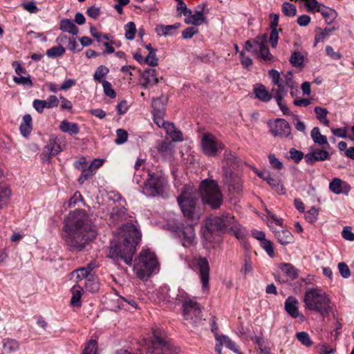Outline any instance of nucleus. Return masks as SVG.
<instances>
[{
	"label": "nucleus",
	"instance_id": "nucleus-24",
	"mask_svg": "<svg viewBox=\"0 0 354 354\" xmlns=\"http://www.w3.org/2000/svg\"><path fill=\"white\" fill-rule=\"evenodd\" d=\"M60 131L70 135H77L80 132V127L77 123L69 122L66 120H62L59 127Z\"/></svg>",
	"mask_w": 354,
	"mask_h": 354
},
{
	"label": "nucleus",
	"instance_id": "nucleus-21",
	"mask_svg": "<svg viewBox=\"0 0 354 354\" xmlns=\"http://www.w3.org/2000/svg\"><path fill=\"white\" fill-rule=\"evenodd\" d=\"M284 306L287 313L292 317L297 318L299 317V301L295 297H288L285 301Z\"/></svg>",
	"mask_w": 354,
	"mask_h": 354
},
{
	"label": "nucleus",
	"instance_id": "nucleus-14",
	"mask_svg": "<svg viewBox=\"0 0 354 354\" xmlns=\"http://www.w3.org/2000/svg\"><path fill=\"white\" fill-rule=\"evenodd\" d=\"M62 149V147L58 142L57 138L55 136H51L40 155L41 161L49 163L50 159L60 153Z\"/></svg>",
	"mask_w": 354,
	"mask_h": 354
},
{
	"label": "nucleus",
	"instance_id": "nucleus-62",
	"mask_svg": "<svg viewBox=\"0 0 354 354\" xmlns=\"http://www.w3.org/2000/svg\"><path fill=\"white\" fill-rule=\"evenodd\" d=\"M260 245L270 257H274V250L272 243L269 240L266 239L263 240L261 242H260Z\"/></svg>",
	"mask_w": 354,
	"mask_h": 354
},
{
	"label": "nucleus",
	"instance_id": "nucleus-27",
	"mask_svg": "<svg viewBox=\"0 0 354 354\" xmlns=\"http://www.w3.org/2000/svg\"><path fill=\"white\" fill-rule=\"evenodd\" d=\"M59 28L62 31L72 34L73 36L77 35L79 32L78 28L68 19L61 20Z\"/></svg>",
	"mask_w": 354,
	"mask_h": 354
},
{
	"label": "nucleus",
	"instance_id": "nucleus-51",
	"mask_svg": "<svg viewBox=\"0 0 354 354\" xmlns=\"http://www.w3.org/2000/svg\"><path fill=\"white\" fill-rule=\"evenodd\" d=\"M319 212V209L315 207H312L306 214L305 218L306 220L310 223H313L317 221L318 218V214Z\"/></svg>",
	"mask_w": 354,
	"mask_h": 354
},
{
	"label": "nucleus",
	"instance_id": "nucleus-45",
	"mask_svg": "<svg viewBox=\"0 0 354 354\" xmlns=\"http://www.w3.org/2000/svg\"><path fill=\"white\" fill-rule=\"evenodd\" d=\"M11 195V192L8 187H0V209L6 206Z\"/></svg>",
	"mask_w": 354,
	"mask_h": 354
},
{
	"label": "nucleus",
	"instance_id": "nucleus-61",
	"mask_svg": "<svg viewBox=\"0 0 354 354\" xmlns=\"http://www.w3.org/2000/svg\"><path fill=\"white\" fill-rule=\"evenodd\" d=\"M102 84L104 94L111 98H114L116 94L115 91L112 88L111 84L108 81L102 82Z\"/></svg>",
	"mask_w": 354,
	"mask_h": 354
},
{
	"label": "nucleus",
	"instance_id": "nucleus-32",
	"mask_svg": "<svg viewBox=\"0 0 354 354\" xmlns=\"http://www.w3.org/2000/svg\"><path fill=\"white\" fill-rule=\"evenodd\" d=\"M180 27V23H176L174 25L165 26L159 24L156 27V32L159 36H168L172 35V30H176Z\"/></svg>",
	"mask_w": 354,
	"mask_h": 354
},
{
	"label": "nucleus",
	"instance_id": "nucleus-56",
	"mask_svg": "<svg viewBox=\"0 0 354 354\" xmlns=\"http://www.w3.org/2000/svg\"><path fill=\"white\" fill-rule=\"evenodd\" d=\"M116 302L118 304L116 306L118 308H126L127 304L134 308H136L138 306L137 303L133 299H127L123 297H119Z\"/></svg>",
	"mask_w": 354,
	"mask_h": 354
},
{
	"label": "nucleus",
	"instance_id": "nucleus-20",
	"mask_svg": "<svg viewBox=\"0 0 354 354\" xmlns=\"http://www.w3.org/2000/svg\"><path fill=\"white\" fill-rule=\"evenodd\" d=\"M156 73V70L153 68L146 69L142 74L140 85L146 88L158 84V79Z\"/></svg>",
	"mask_w": 354,
	"mask_h": 354
},
{
	"label": "nucleus",
	"instance_id": "nucleus-16",
	"mask_svg": "<svg viewBox=\"0 0 354 354\" xmlns=\"http://www.w3.org/2000/svg\"><path fill=\"white\" fill-rule=\"evenodd\" d=\"M200 274V279L202 283V290L207 292L209 290V266L208 261L205 258L198 257L196 263Z\"/></svg>",
	"mask_w": 354,
	"mask_h": 354
},
{
	"label": "nucleus",
	"instance_id": "nucleus-8",
	"mask_svg": "<svg viewBox=\"0 0 354 354\" xmlns=\"http://www.w3.org/2000/svg\"><path fill=\"white\" fill-rule=\"evenodd\" d=\"M199 192L203 202L208 204L212 208H218L222 204L223 195L214 180H203L201 183Z\"/></svg>",
	"mask_w": 354,
	"mask_h": 354
},
{
	"label": "nucleus",
	"instance_id": "nucleus-52",
	"mask_svg": "<svg viewBox=\"0 0 354 354\" xmlns=\"http://www.w3.org/2000/svg\"><path fill=\"white\" fill-rule=\"evenodd\" d=\"M286 94L277 93L274 95V98L277 102V104L280 109V110L283 112L284 115H290L291 114V111L287 107V106L282 102L283 98L285 97Z\"/></svg>",
	"mask_w": 354,
	"mask_h": 354
},
{
	"label": "nucleus",
	"instance_id": "nucleus-31",
	"mask_svg": "<svg viewBox=\"0 0 354 354\" xmlns=\"http://www.w3.org/2000/svg\"><path fill=\"white\" fill-rule=\"evenodd\" d=\"M254 94L257 99L262 102H269L272 99V94L269 93L263 84H258L255 86Z\"/></svg>",
	"mask_w": 354,
	"mask_h": 354
},
{
	"label": "nucleus",
	"instance_id": "nucleus-15",
	"mask_svg": "<svg viewBox=\"0 0 354 354\" xmlns=\"http://www.w3.org/2000/svg\"><path fill=\"white\" fill-rule=\"evenodd\" d=\"M269 127L274 136L286 138L291 133L290 126L284 119H276L274 121L269 123Z\"/></svg>",
	"mask_w": 354,
	"mask_h": 354
},
{
	"label": "nucleus",
	"instance_id": "nucleus-18",
	"mask_svg": "<svg viewBox=\"0 0 354 354\" xmlns=\"http://www.w3.org/2000/svg\"><path fill=\"white\" fill-rule=\"evenodd\" d=\"M329 189L335 194L348 195L351 189V185L339 178H334L329 183Z\"/></svg>",
	"mask_w": 354,
	"mask_h": 354
},
{
	"label": "nucleus",
	"instance_id": "nucleus-58",
	"mask_svg": "<svg viewBox=\"0 0 354 354\" xmlns=\"http://www.w3.org/2000/svg\"><path fill=\"white\" fill-rule=\"evenodd\" d=\"M269 162L272 168L281 170L283 167V162L279 160L274 154H270L268 156Z\"/></svg>",
	"mask_w": 354,
	"mask_h": 354
},
{
	"label": "nucleus",
	"instance_id": "nucleus-29",
	"mask_svg": "<svg viewBox=\"0 0 354 354\" xmlns=\"http://www.w3.org/2000/svg\"><path fill=\"white\" fill-rule=\"evenodd\" d=\"M274 236L277 241L282 245L290 243L293 241V236L291 232L286 230L280 229L274 231Z\"/></svg>",
	"mask_w": 354,
	"mask_h": 354
},
{
	"label": "nucleus",
	"instance_id": "nucleus-4",
	"mask_svg": "<svg viewBox=\"0 0 354 354\" xmlns=\"http://www.w3.org/2000/svg\"><path fill=\"white\" fill-rule=\"evenodd\" d=\"M221 231L232 233L237 239L243 241L247 232L236 220L234 216L224 213L221 216H212L207 218L202 227L203 238L208 242L214 239L213 232Z\"/></svg>",
	"mask_w": 354,
	"mask_h": 354
},
{
	"label": "nucleus",
	"instance_id": "nucleus-60",
	"mask_svg": "<svg viewBox=\"0 0 354 354\" xmlns=\"http://www.w3.org/2000/svg\"><path fill=\"white\" fill-rule=\"evenodd\" d=\"M289 153H290L291 159L295 163H299L303 159V158L305 156L302 151H299L295 148H291L290 149Z\"/></svg>",
	"mask_w": 354,
	"mask_h": 354
},
{
	"label": "nucleus",
	"instance_id": "nucleus-50",
	"mask_svg": "<svg viewBox=\"0 0 354 354\" xmlns=\"http://www.w3.org/2000/svg\"><path fill=\"white\" fill-rule=\"evenodd\" d=\"M125 38L128 40H133L136 32V24L130 21L124 26Z\"/></svg>",
	"mask_w": 354,
	"mask_h": 354
},
{
	"label": "nucleus",
	"instance_id": "nucleus-64",
	"mask_svg": "<svg viewBox=\"0 0 354 354\" xmlns=\"http://www.w3.org/2000/svg\"><path fill=\"white\" fill-rule=\"evenodd\" d=\"M226 177H227L226 183H227L230 187H232V186H234V185H237L238 186L240 185L241 178L238 174H234V173H230V176L228 177L227 176Z\"/></svg>",
	"mask_w": 354,
	"mask_h": 354
},
{
	"label": "nucleus",
	"instance_id": "nucleus-37",
	"mask_svg": "<svg viewBox=\"0 0 354 354\" xmlns=\"http://www.w3.org/2000/svg\"><path fill=\"white\" fill-rule=\"evenodd\" d=\"M157 149L161 156L169 157L173 153V145L171 142H162L158 145Z\"/></svg>",
	"mask_w": 354,
	"mask_h": 354
},
{
	"label": "nucleus",
	"instance_id": "nucleus-6",
	"mask_svg": "<svg viewBox=\"0 0 354 354\" xmlns=\"http://www.w3.org/2000/svg\"><path fill=\"white\" fill-rule=\"evenodd\" d=\"M160 265L154 252L142 250L135 260L133 271L138 278L147 280L151 274L159 272Z\"/></svg>",
	"mask_w": 354,
	"mask_h": 354
},
{
	"label": "nucleus",
	"instance_id": "nucleus-54",
	"mask_svg": "<svg viewBox=\"0 0 354 354\" xmlns=\"http://www.w3.org/2000/svg\"><path fill=\"white\" fill-rule=\"evenodd\" d=\"M305 2L304 5L306 10L309 12H318V9L320 8L322 4H320L317 0H302Z\"/></svg>",
	"mask_w": 354,
	"mask_h": 354
},
{
	"label": "nucleus",
	"instance_id": "nucleus-13",
	"mask_svg": "<svg viewBox=\"0 0 354 354\" xmlns=\"http://www.w3.org/2000/svg\"><path fill=\"white\" fill-rule=\"evenodd\" d=\"M176 231L178 234L183 247L190 248L196 244V236L194 228L192 225L179 224L176 226Z\"/></svg>",
	"mask_w": 354,
	"mask_h": 354
},
{
	"label": "nucleus",
	"instance_id": "nucleus-38",
	"mask_svg": "<svg viewBox=\"0 0 354 354\" xmlns=\"http://www.w3.org/2000/svg\"><path fill=\"white\" fill-rule=\"evenodd\" d=\"M84 286L85 288L89 292H97L99 290L100 286L97 277L92 274L91 276L87 278V279L84 281Z\"/></svg>",
	"mask_w": 354,
	"mask_h": 354
},
{
	"label": "nucleus",
	"instance_id": "nucleus-9",
	"mask_svg": "<svg viewBox=\"0 0 354 354\" xmlns=\"http://www.w3.org/2000/svg\"><path fill=\"white\" fill-rule=\"evenodd\" d=\"M177 299L183 304V316L188 324L195 326L202 321L201 309L195 299L185 293L178 294Z\"/></svg>",
	"mask_w": 354,
	"mask_h": 354
},
{
	"label": "nucleus",
	"instance_id": "nucleus-1",
	"mask_svg": "<svg viewBox=\"0 0 354 354\" xmlns=\"http://www.w3.org/2000/svg\"><path fill=\"white\" fill-rule=\"evenodd\" d=\"M64 239L71 250L80 251L96 236L95 227L83 210L71 212L64 219Z\"/></svg>",
	"mask_w": 354,
	"mask_h": 354
},
{
	"label": "nucleus",
	"instance_id": "nucleus-43",
	"mask_svg": "<svg viewBox=\"0 0 354 354\" xmlns=\"http://www.w3.org/2000/svg\"><path fill=\"white\" fill-rule=\"evenodd\" d=\"M109 69L103 65L100 66L97 68L93 75V79L95 81L102 83V82H106V80H104V77L109 73Z\"/></svg>",
	"mask_w": 354,
	"mask_h": 354
},
{
	"label": "nucleus",
	"instance_id": "nucleus-49",
	"mask_svg": "<svg viewBox=\"0 0 354 354\" xmlns=\"http://www.w3.org/2000/svg\"><path fill=\"white\" fill-rule=\"evenodd\" d=\"M281 9L283 13L287 17H294L297 14L296 6L290 2H284Z\"/></svg>",
	"mask_w": 354,
	"mask_h": 354
},
{
	"label": "nucleus",
	"instance_id": "nucleus-46",
	"mask_svg": "<svg viewBox=\"0 0 354 354\" xmlns=\"http://www.w3.org/2000/svg\"><path fill=\"white\" fill-rule=\"evenodd\" d=\"M65 53V48L62 46H54L46 51V55L50 58L60 57Z\"/></svg>",
	"mask_w": 354,
	"mask_h": 354
},
{
	"label": "nucleus",
	"instance_id": "nucleus-42",
	"mask_svg": "<svg viewBox=\"0 0 354 354\" xmlns=\"http://www.w3.org/2000/svg\"><path fill=\"white\" fill-rule=\"evenodd\" d=\"M318 12H320L327 22L332 21L336 17V12L328 7L322 5Z\"/></svg>",
	"mask_w": 354,
	"mask_h": 354
},
{
	"label": "nucleus",
	"instance_id": "nucleus-25",
	"mask_svg": "<svg viewBox=\"0 0 354 354\" xmlns=\"http://www.w3.org/2000/svg\"><path fill=\"white\" fill-rule=\"evenodd\" d=\"M72 297L71 299V304L73 306L80 307L81 306V297L83 292V288L81 285L75 284L71 290Z\"/></svg>",
	"mask_w": 354,
	"mask_h": 354
},
{
	"label": "nucleus",
	"instance_id": "nucleus-63",
	"mask_svg": "<svg viewBox=\"0 0 354 354\" xmlns=\"http://www.w3.org/2000/svg\"><path fill=\"white\" fill-rule=\"evenodd\" d=\"M144 64H147L151 66H156L158 64V59L156 57V52H150L145 58Z\"/></svg>",
	"mask_w": 354,
	"mask_h": 354
},
{
	"label": "nucleus",
	"instance_id": "nucleus-48",
	"mask_svg": "<svg viewBox=\"0 0 354 354\" xmlns=\"http://www.w3.org/2000/svg\"><path fill=\"white\" fill-rule=\"evenodd\" d=\"M290 64L295 67H300L304 64V57L299 52H294L289 59Z\"/></svg>",
	"mask_w": 354,
	"mask_h": 354
},
{
	"label": "nucleus",
	"instance_id": "nucleus-23",
	"mask_svg": "<svg viewBox=\"0 0 354 354\" xmlns=\"http://www.w3.org/2000/svg\"><path fill=\"white\" fill-rule=\"evenodd\" d=\"M310 136L313 141L315 144H317L324 147H329V143L327 140L326 136L321 133L319 127H315L313 128V129L310 131Z\"/></svg>",
	"mask_w": 354,
	"mask_h": 354
},
{
	"label": "nucleus",
	"instance_id": "nucleus-55",
	"mask_svg": "<svg viewBox=\"0 0 354 354\" xmlns=\"http://www.w3.org/2000/svg\"><path fill=\"white\" fill-rule=\"evenodd\" d=\"M219 339L223 340L224 342V345L230 350L232 351L235 353L239 354V349L238 348L236 344L227 336L221 335V337L219 338Z\"/></svg>",
	"mask_w": 354,
	"mask_h": 354
},
{
	"label": "nucleus",
	"instance_id": "nucleus-35",
	"mask_svg": "<svg viewBox=\"0 0 354 354\" xmlns=\"http://www.w3.org/2000/svg\"><path fill=\"white\" fill-rule=\"evenodd\" d=\"M314 112L316 115L317 119L319 121L321 124L326 127H329L330 122L327 118L328 111L326 109L321 106H315L314 108Z\"/></svg>",
	"mask_w": 354,
	"mask_h": 354
},
{
	"label": "nucleus",
	"instance_id": "nucleus-17",
	"mask_svg": "<svg viewBox=\"0 0 354 354\" xmlns=\"http://www.w3.org/2000/svg\"><path fill=\"white\" fill-rule=\"evenodd\" d=\"M329 158V152L324 147L322 149H311L310 152L304 156L305 161L308 165H313L316 162L327 160Z\"/></svg>",
	"mask_w": 354,
	"mask_h": 354
},
{
	"label": "nucleus",
	"instance_id": "nucleus-53",
	"mask_svg": "<svg viewBox=\"0 0 354 354\" xmlns=\"http://www.w3.org/2000/svg\"><path fill=\"white\" fill-rule=\"evenodd\" d=\"M116 137L115 143L118 145H122L127 141L128 133L123 129H118L116 130Z\"/></svg>",
	"mask_w": 354,
	"mask_h": 354
},
{
	"label": "nucleus",
	"instance_id": "nucleus-57",
	"mask_svg": "<svg viewBox=\"0 0 354 354\" xmlns=\"http://www.w3.org/2000/svg\"><path fill=\"white\" fill-rule=\"evenodd\" d=\"M297 339L304 346H310L312 341L306 332H299L296 334Z\"/></svg>",
	"mask_w": 354,
	"mask_h": 354
},
{
	"label": "nucleus",
	"instance_id": "nucleus-30",
	"mask_svg": "<svg viewBox=\"0 0 354 354\" xmlns=\"http://www.w3.org/2000/svg\"><path fill=\"white\" fill-rule=\"evenodd\" d=\"M21 134L24 137H27L32 129V117L30 114H26L23 117L22 122L19 127Z\"/></svg>",
	"mask_w": 354,
	"mask_h": 354
},
{
	"label": "nucleus",
	"instance_id": "nucleus-47",
	"mask_svg": "<svg viewBox=\"0 0 354 354\" xmlns=\"http://www.w3.org/2000/svg\"><path fill=\"white\" fill-rule=\"evenodd\" d=\"M334 28H325L323 30L318 28L317 30V32L315 37V43L323 42L325 39L331 34Z\"/></svg>",
	"mask_w": 354,
	"mask_h": 354
},
{
	"label": "nucleus",
	"instance_id": "nucleus-3",
	"mask_svg": "<svg viewBox=\"0 0 354 354\" xmlns=\"http://www.w3.org/2000/svg\"><path fill=\"white\" fill-rule=\"evenodd\" d=\"M118 243L111 247L109 255L131 265L136 247L141 239L140 232L134 225L127 223L118 230Z\"/></svg>",
	"mask_w": 354,
	"mask_h": 354
},
{
	"label": "nucleus",
	"instance_id": "nucleus-7",
	"mask_svg": "<svg viewBox=\"0 0 354 354\" xmlns=\"http://www.w3.org/2000/svg\"><path fill=\"white\" fill-rule=\"evenodd\" d=\"M197 194L191 185H185L177 198L178 203L185 217L191 220H198L201 212L196 207Z\"/></svg>",
	"mask_w": 354,
	"mask_h": 354
},
{
	"label": "nucleus",
	"instance_id": "nucleus-34",
	"mask_svg": "<svg viewBox=\"0 0 354 354\" xmlns=\"http://www.w3.org/2000/svg\"><path fill=\"white\" fill-rule=\"evenodd\" d=\"M126 218V209L124 207L115 205L113 207L110 214V219L113 223L122 221Z\"/></svg>",
	"mask_w": 354,
	"mask_h": 354
},
{
	"label": "nucleus",
	"instance_id": "nucleus-22",
	"mask_svg": "<svg viewBox=\"0 0 354 354\" xmlns=\"http://www.w3.org/2000/svg\"><path fill=\"white\" fill-rule=\"evenodd\" d=\"M93 269V264H88L86 267L77 269L71 272L72 277H75L77 282H80L82 280L84 281L91 276V271Z\"/></svg>",
	"mask_w": 354,
	"mask_h": 354
},
{
	"label": "nucleus",
	"instance_id": "nucleus-33",
	"mask_svg": "<svg viewBox=\"0 0 354 354\" xmlns=\"http://www.w3.org/2000/svg\"><path fill=\"white\" fill-rule=\"evenodd\" d=\"M164 128L173 141L178 142L183 140V133L176 128L173 123L167 122Z\"/></svg>",
	"mask_w": 354,
	"mask_h": 354
},
{
	"label": "nucleus",
	"instance_id": "nucleus-19",
	"mask_svg": "<svg viewBox=\"0 0 354 354\" xmlns=\"http://www.w3.org/2000/svg\"><path fill=\"white\" fill-rule=\"evenodd\" d=\"M153 121L158 127H163L167 123L163 120L164 107L161 99H156L152 101Z\"/></svg>",
	"mask_w": 354,
	"mask_h": 354
},
{
	"label": "nucleus",
	"instance_id": "nucleus-41",
	"mask_svg": "<svg viewBox=\"0 0 354 354\" xmlns=\"http://www.w3.org/2000/svg\"><path fill=\"white\" fill-rule=\"evenodd\" d=\"M265 181H266V183L278 193L281 194H284L283 186L278 179L272 177L270 174H268V177Z\"/></svg>",
	"mask_w": 354,
	"mask_h": 354
},
{
	"label": "nucleus",
	"instance_id": "nucleus-12",
	"mask_svg": "<svg viewBox=\"0 0 354 354\" xmlns=\"http://www.w3.org/2000/svg\"><path fill=\"white\" fill-rule=\"evenodd\" d=\"M223 148V145L211 133H204L201 138V149L208 156H215L219 149Z\"/></svg>",
	"mask_w": 354,
	"mask_h": 354
},
{
	"label": "nucleus",
	"instance_id": "nucleus-44",
	"mask_svg": "<svg viewBox=\"0 0 354 354\" xmlns=\"http://www.w3.org/2000/svg\"><path fill=\"white\" fill-rule=\"evenodd\" d=\"M82 354H98L97 342L95 340H89L86 343Z\"/></svg>",
	"mask_w": 354,
	"mask_h": 354
},
{
	"label": "nucleus",
	"instance_id": "nucleus-59",
	"mask_svg": "<svg viewBox=\"0 0 354 354\" xmlns=\"http://www.w3.org/2000/svg\"><path fill=\"white\" fill-rule=\"evenodd\" d=\"M13 81L17 84L23 86H28V87H32V82L29 76H14Z\"/></svg>",
	"mask_w": 354,
	"mask_h": 354
},
{
	"label": "nucleus",
	"instance_id": "nucleus-36",
	"mask_svg": "<svg viewBox=\"0 0 354 354\" xmlns=\"http://www.w3.org/2000/svg\"><path fill=\"white\" fill-rule=\"evenodd\" d=\"M205 17L203 11H196L190 18H185V23L194 26H200L205 21Z\"/></svg>",
	"mask_w": 354,
	"mask_h": 354
},
{
	"label": "nucleus",
	"instance_id": "nucleus-39",
	"mask_svg": "<svg viewBox=\"0 0 354 354\" xmlns=\"http://www.w3.org/2000/svg\"><path fill=\"white\" fill-rule=\"evenodd\" d=\"M279 268L291 279H295L298 277V270L292 264L282 263L279 266Z\"/></svg>",
	"mask_w": 354,
	"mask_h": 354
},
{
	"label": "nucleus",
	"instance_id": "nucleus-26",
	"mask_svg": "<svg viewBox=\"0 0 354 354\" xmlns=\"http://www.w3.org/2000/svg\"><path fill=\"white\" fill-rule=\"evenodd\" d=\"M268 75L271 78L272 83L278 87L277 88H272V92L274 95L281 93V91H283V86L281 84L282 77H281L279 73L274 69H271L268 71Z\"/></svg>",
	"mask_w": 354,
	"mask_h": 354
},
{
	"label": "nucleus",
	"instance_id": "nucleus-2",
	"mask_svg": "<svg viewBox=\"0 0 354 354\" xmlns=\"http://www.w3.org/2000/svg\"><path fill=\"white\" fill-rule=\"evenodd\" d=\"M145 160L138 158L134 165L133 180L140 185L142 192L147 196H162L168 189L165 177L160 172H151L145 169Z\"/></svg>",
	"mask_w": 354,
	"mask_h": 354
},
{
	"label": "nucleus",
	"instance_id": "nucleus-10",
	"mask_svg": "<svg viewBox=\"0 0 354 354\" xmlns=\"http://www.w3.org/2000/svg\"><path fill=\"white\" fill-rule=\"evenodd\" d=\"M153 339H144L142 344V352L156 353V354H174L177 353L169 342L160 336V333L153 331Z\"/></svg>",
	"mask_w": 354,
	"mask_h": 354
},
{
	"label": "nucleus",
	"instance_id": "nucleus-40",
	"mask_svg": "<svg viewBox=\"0 0 354 354\" xmlns=\"http://www.w3.org/2000/svg\"><path fill=\"white\" fill-rule=\"evenodd\" d=\"M2 344L3 350L6 353L15 352L19 348V344L15 339L6 338L3 339Z\"/></svg>",
	"mask_w": 354,
	"mask_h": 354
},
{
	"label": "nucleus",
	"instance_id": "nucleus-5",
	"mask_svg": "<svg viewBox=\"0 0 354 354\" xmlns=\"http://www.w3.org/2000/svg\"><path fill=\"white\" fill-rule=\"evenodd\" d=\"M304 307L306 310L319 313L326 317L333 309V304L328 294L319 288L308 289L304 296Z\"/></svg>",
	"mask_w": 354,
	"mask_h": 354
},
{
	"label": "nucleus",
	"instance_id": "nucleus-28",
	"mask_svg": "<svg viewBox=\"0 0 354 354\" xmlns=\"http://www.w3.org/2000/svg\"><path fill=\"white\" fill-rule=\"evenodd\" d=\"M281 84L283 86L281 94L286 95L287 88L292 89L297 86L295 82L293 80V74L290 71H288L283 75Z\"/></svg>",
	"mask_w": 354,
	"mask_h": 354
},
{
	"label": "nucleus",
	"instance_id": "nucleus-11",
	"mask_svg": "<svg viewBox=\"0 0 354 354\" xmlns=\"http://www.w3.org/2000/svg\"><path fill=\"white\" fill-rule=\"evenodd\" d=\"M268 37L266 34L256 37L252 41L248 40L244 46V50L252 51L253 54L266 62H272L273 55L270 53L267 46Z\"/></svg>",
	"mask_w": 354,
	"mask_h": 354
}]
</instances>
